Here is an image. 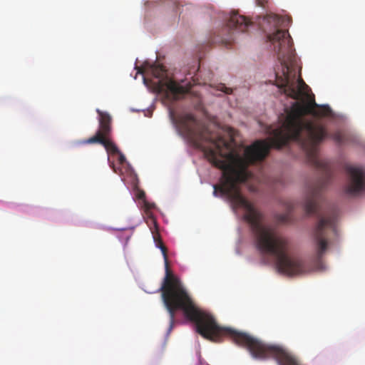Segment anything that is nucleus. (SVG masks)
I'll return each mask as SVG.
<instances>
[{"label": "nucleus", "mask_w": 365, "mask_h": 365, "mask_svg": "<svg viewBox=\"0 0 365 365\" xmlns=\"http://www.w3.org/2000/svg\"><path fill=\"white\" fill-rule=\"evenodd\" d=\"M327 117L331 115L328 106L316 103H294L286 120L277 128H269L271 135L267 140H259L251 145H237L234 138L226 140L221 137L216 142L220 157L214 158V164L222 172L221 192L227 196L234 205L244 210V219L250 225L255 235L256 247L262 255L274 258V265L279 273L294 276L307 272L304 262L288 254L289 241L280 235L275 227L263 223L264 217L254 205L245 198L240 192V184L248 182L253 178L248 167L263 160L271 148L281 149L290 140L297 142L304 151L308 162L320 170L322 176L309 187L302 207L307 215H317L318 222L313 230V238L317 255L320 259L328 247V232H337L338 214L335 209L320 213L319 201L322 192L331 182L333 172L329 161L322 158L319 143L328 136L325 128L304 115Z\"/></svg>", "instance_id": "1"}, {"label": "nucleus", "mask_w": 365, "mask_h": 365, "mask_svg": "<svg viewBox=\"0 0 365 365\" xmlns=\"http://www.w3.org/2000/svg\"><path fill=\"white\" fill-rule=\"evenodd\" d=\"M147 223L153 225V227H150L153 240L156 246L160 249L165 262V275L157 292H161L162 300L169 313V331L173 327L176 312L180 310L185 319L192 324L195 331L205 338V311L196 304L180 279L169 269L167 248L160 238L157 222L152 214H148Z\"/></svg>", "instance_id": "2"}, {"label": "nucleus", "mask_w": 365, "mask_h": 365, "mask_svg": "<svg viewBox=\"0 0 365 365\" xmlns=\"http://www.w3.org/2000/svg\"><path fill=\"white\" fill-rule=\"evenodd\" d=\"M177 127L189 143L195 149L200 150L202 156L205 158V124L204 121L197 119L192 114L186 113L179 118Z\"/></svg>", "instance_id": "3"}, {"label": "nucleus", "mask_w": 365, "mask_h": 365, "mask_svg": "<svg viewBox=\"0 0 365 365\" xmlns=\"http://www.w3.org/2000/svg\"><path fill=\"white\" fill-rule=\"evenodd\" d=\"M99 115V127L96 134L82 143L84 144L99 143L105 148L106 151L112 155L119 153V150L111 139L112 128L111 117L106 113L99 109L96 110Z\"/></svg>", "instance_id": "4"}, {"label": "nucleus", "mask_w": 365, "mask_h": 365, "mask_svg": "<svg viewBox=\"0 0 365 365\" xmlns=\"http://www.w3.org/2000/svg\"><path fill=\"white\" fill-rule=\"evenodd\" d=\"M346 182L343 187L345 195L350 197L359 195L365 191V170L352 165L344 166Z\"/></svg>", "instance_id": "5"}, {"label": "nucleus", "mask_w": 365, "mask_h": 365, "mask_svg": "<svg viewBox=\"0 0 365 365\" xmlns=\"http://www.w3.org/2000/svg\"><path fill=\"white\" fill-rule=\"evenodd\" d=\"M148 70L155 78L159 79V88L165 87L174 99H178L180 96L189 91L190 88L184 87L173 80H168L165 83L163 82L162 78L166 75V70L164 66L154 63L149 65Z\"/></svg>", "instance_id": "6"}, {"label": "nucleus", "mask_w": 365, "mask_h": 365, "mask_svg": "<svg viewBox=\"0 0 365 365\" xmlns=\"http://www.w3.org/2000/svg\"><path fill=\"white\" fill-rule=\"evenodd\" d=\"M252 24V21L245 16L240 15L237 11H232L230 13L227 26L229 29L237 30L239 32H245Z\"/></svg>", "instance_id": "7"}, {"label": "nucleus", "mask_w": 365, "mask_h": 365, "mask_svg": "<svg viewBox=\"0 0 365 365\" xmlns=\"http://www.w3.org/2000/svg\"><path fill=\"white\" fill-rule=\"evenodd\" d=\"M234 38L232 35H230L228 38H222L219 36H217L214 38L207 40V46H208V44L221 43L222 45H225V46L226 47H229L232 44Z\"/></svg>", "instance_id": "8"}, {"label": "nucleus", "mask_w": 365, "mask_h": 365, "mask_svg": "<svg viewBox=\"0 0 365 365\" xmlns=\"http://www.w3.org/2000/svg\"><path fill=\"white\" fill-rule=\"evenodd\" d=\"M287 212L284 214L278 215L276 218L280 223H289L291 221V210L294 209V205L292 202H289L287 203Z\"/></svg>", "instance_id": "9"}, {"label": "nucleus", "mask_w": 365, "mask_h": 365, "mask_svg": "<svg viewBox=\"0 0 365 365\" xmlns=\"http://www.w3.org/2000/svg\"><path fill=\"white\" fill-rule=\"evenodd\" d=\"M336 143L342 144L346 141V136L341 131H336L330 135Z\"/></svg>", "instance_id": "10"}, {"label": "nucleus", "mask_w": 365, "mask_h": 365, "mask_svg": "<svg viewBox=\"0 0 365 365\" xmlns=\"http://www.w3.org/2000/svg\"><path fill=\"white\" fill-rule=\"evenodd\" d=\"M217 90L220 91L226 94H230L232 91V89L225 86V84H220L217 86Z\"/></svg>", "instance_id": "11"}, {"label": "nucleus", "mask_w": 365, "mask_h": 365, "mask_svg": "<svg viewBox=\"0 0 365 365\" xmlns=\"http://www.w3.org/2000/svg\"><path fill=\"white\" fill-rule=\"evenodd\" d=\"M118 154L119 155L118 156L119 163L121 164V165L124 164V163L125 162V155L122 153H120V151H119V153H118Z\"/></svg>", "instance_id": "12"}, {"label": "nucleus", "mask_w": 365, "mask_h": 365, "mask_svg": "<svg viewBox=\"0 0 365 365\" xmlns=\"http://www.w3.org/2000/svg\"><path fill=\"white\" fill-rule=\"evenodd\" d=\"M144 206L146 210H150L155 207V205L153 203H150L146 201H144Z\"/></svg>", "instance_id": "13"}, {"label": "nucleus", "mask_w": 365, "mask_h": 365, "mask_svg": "<svg viewBox=\"0 0 365 365\" xmlns=\"http://www.w3.org/2000/svg\"><path fill=\"white\" fill-rule=\"evenodd\" d=\"M249 189L251 192H257V188L255 185H250Z\"/></svg>", "instance_id": "14"}, {"label": "nucleus", "mask_w": 365, "mask_h": 365, "mask_svg": "<svg viewBox=\"0 0 365 365\" xmlns=\"http://www.w3.org/2000/svg\"><path fill=\"white\" fill-rule=\"evenodd\" d=\"M145 194L144 192H140L138 195V197L140 198V199H143L145 198Z\"/></svg>", "instance_id": "15"}, {"label": "nucleus", "mask_w": 365, "mask_h": 365, "mask_svg": "<svg viewBox=\"0 0 365 365\" xmlns=\"http://www.w3.org/2000/svg\"><path fill=\"white\" fill-rule=\"evenodd\" d=\"M206 152H207V158L208 157V155L212 153L211 150H209L207 148V150H206Z\"/></svg>", "instance_id": "16"}, {"label": "nucleus", "mask_w": 365, "mask_h": 365, "mask_svg": "<svg viewBox=\"0 0 365 365\" xmlns=\"http://www.w3.org/2000/svg\"><path fill=\"white\" fill-rule=\"evenodd\" d=\"M207 133H208V128L207 127ZM210 138H209L208 136V133H207V138H206V140H207V142L208 141V140H210Z\"/></svg>", "instance_id": "17"}, {"label": "nucleus", "mask_w": 365, "mask_h": 365, "mask_svg": "<svg viewBox=\"0 0 365 365\" xmlns=\"http://www.w3.org/2000/svg\"><path fill=\"white\" fill-rule=\"evenodd\" d=\"M110 166L113 168V169L114 172H115V173H116V170H115V167H114V164H113V163H111Z\"/></svg>", "instance_id": "18"}, {"label": "nucleus", "mask_w": 365, "mask_h": 365, "mask_svg": "<svg viewBox=\"0 0 365 365\" xmlns=\"http://www.w3.org/2000/svg\"><path fill=\"white\" fill-rule=\"evenodd\" d=\"M147 81H148V80L145 78H144V83H145V84H147Z\"/></svg>", "instance_id": "19"}, {"label": "nucleus", "mask_w": 365, "mask_h": 365, "mask_svg": "<svg viewBox=\"0 0 365 365\" xmlns=\"http://www.w3.org/2000/svg\"><path fill=\"white\" fill-rule=\"evenodd\" d=\"M199 61H200V63H201V61H202L201 57H200Z\"/></svg>", "instance_id": "20"}, {"label": "nucleus", "mask_w": 365, "mask_h": 365, "mask_svg": "<svg viewBox=\"0 0 365 365\" xmlns=\"http://www.w3.org/2000/svg\"><path fill=\"white\" fill-rule=\"evenodd\" d=\"M206 118H207V120H208V115L207 114L206 115Z\"/></svg>", "instance_id": "21"}]
</instances>
